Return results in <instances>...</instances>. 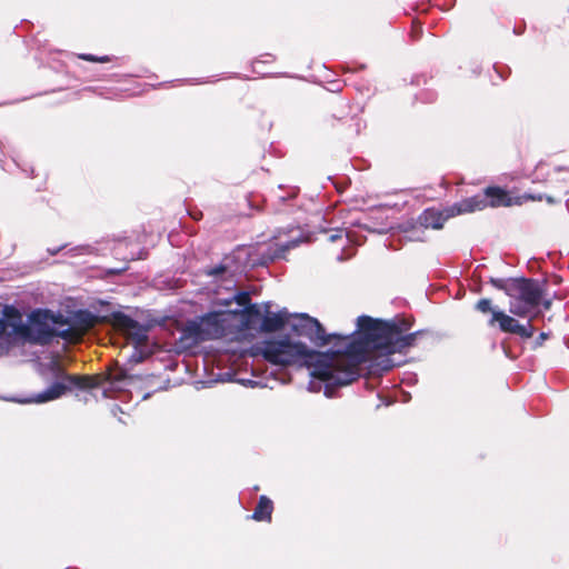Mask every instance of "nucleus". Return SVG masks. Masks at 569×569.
<instances>
[{
  "instance_id": "12",
  "label": "nucleus",
  "mask_w": 569,
  "mask_h": 569,
  "mask_svg": "<svg viewBox=\"0 0 569 569\" xmlns=\"http://www.w3.org/2000/svg\"><path fill=\"white\" fill-rule=\"evenodd\" d=\"M11 319H21L19 311L14 307L6 306L2 311H0V339L2 338L3 332L7 328V320Z\"/></svg>"
},
{
  "instance_id": "7",
  "label": "nucleus",
  "mask_w": 569,
  "mask_h": 569,
  "mask_svg": "<svg viewBox=\"0 0 569 569\" xmlns=\"http://www.w3.org/2000/svg\"><path fill=\"white\" fill-rule=\"evenodd\" d=\"M496 322L499 323V327L503 332L516 333L523 338H531L533 336V327L530 323L528 326H522L516 319L501 311L492 312L489 325L493 326Z\"/></svg>"
},
{
  "instance_id": "16",
  "label": "nucleus",
  "mask_w": 569,
  "mask_h": 569,
  "mask_svg": "<svg viewBox=\"0 0 569 569\" xmlns=\"http://www.w3.org/2000/svg\"><path fill=\"white\" fill-rule=\"evenodd\" d=\"M248 300V296L247 295H240L239 296V299H238V302L240 305L244 303L246 301Z\"/></svg>"
},
{
  "instance_id": "18",
  "label": "nucleus",
  "mask_w": 569,
  "mask_h": 569,
  "mask_svg": "<svg viewBox=\"0 0 569 569\" xmlns=\"http://www.w3.org/2000/svg\"><path fill=\"white\" fill-rule=\"evenodd\" d=\"M541 338L546 339L547 335L546 333H541Z\"/></svg>"
},
{
  "instance_id": "10",
  "label": "nucleus",
  "mask_w": 569,
  "mask_h": 569,
  "mask_svg": "<svg viewBox=\"0 0 569 569\" xmlns=\"http://www.w3.org/2000/svg\"><path fill=\"white\" fill-rule=\"evenodd\" d=\"M287 321L288 313L286 311H280L277 313L267 311V315L263 317L261 322V329L268 332L277 331L281 329Z\"/></svg>"
},
{
  "instance_id": "9",
  "label": "nucleus",
  "mask_w": 569,
  "mask_h": 569,
  "mask_svg": "<svg viewBox=\"0 0 569 569\" xmlns=\"http://www.w3.org/2000/svg\"><path fill=\"white\" fill-rule=\"evenodd\" d=\"M302 328L309 338L316 342H320L321 345H326L329 342V339L326 336L325 329L321 323L307 315L301 317Z\"/></svg>"
},
{
  "instance_id": "11",
  "label": "nucleus",
  "mask_w": 569,
  "mask_h": 569,
  "mask_svg": "<svg viewBox=\"0 0 569 569\" xmlns=\"http://www.w3.org/2000/svg\"><path fill=\"white\" fill-rule=\"evenodd\" d=\"M272 501L268 499L266 496H261L258 502V506L254 509L252 518L261 521V520H270L272 513Z\"/></svg>"
},
{
  "instance_id": "6",
  "label": "nucleus",
  "mask_w": 569,
  "mask_h": 569,
  "mask_svg": "<svg viewBox=\"0 0 569 569\" xmlns=\"http://www.w3.org/2000/svg\"><path fill=\"white\" fill-rule=\"evenodd\" d=\"M96 385V379L91 377L63 376L61 380L52 383L46 391L37 393L32 398L28 399L27 402L42 403L56 400L63 396L67 391H70L74 388L88 389L94 387Z\"/></svg>"
},
{
  "instance_id": "14",
  "label": "nucleus",
  "mask_w": 569,
  "mask_h": 569,
  "mask_svg": "<svg viewBox=\"0 0 569 569\" xmlns=\"http://www.w3.org/2000/svg\"><path fill=\"white\" fill-rule=\"evenodd\" d=\"M79 57L81 59L86 60V61H91V62H107V61H109L108 57L98 58V57L92 56V54H80Z\"/></svg>"
},
{
  "instance_id": "13",
  "label": "nucleus",
  "mask_w": 569,
  "mask_h": 569,
  "mask_svg": "<svg viewBox=\"0 0 569 569\" xmlns=\"http://www.w3.org/2000/svg\"><path fill=\"white\" fill-rule=\"evenodd\" d=\"M476 309L482 313H492L495 311L491 307V301L489 299H480L476 305Z\"/></svg>"
},
{
  "instance_id": "5",
  "label": "nucleus",
  "mask_w": 569,
  "mask_h": 569,
  "mask_svg": "<svg viewBox=\"0 0 569 569\" xmlns=\"http://www.w3.org/2000/svg\"><path fill=\"white\" fill-rule=\"evenodd\" d=\"M493 284L505 290L506 295L510 298V312L522 318H535L539 311L542 291L540 286L528 279H515L506 284L501 281H492Z\"/></svg>"
},
{
  "instance_id": "15",
  "label": "nucleus",
  "mask_w": 569,
  "mask_h": 569,
  "mask_svg": "<svg viewBox=\"0 0 569 569\" xmlns=\"http://www.w3.org/2000/svg\"><path fill=\"white\" fill-rule=\"evenodd\" d=\"M420 32H421V24L418 23V22H413L412 23V29H411V37L413 39H418Z\"/></svg>"
},
{
  "instance_id": "8",
  "label": "nucleus",
  "mask_w": 569,
  "mask_h": 569,
  "mask_svg": "<svg viewBox=\"0 0 569 569\" xmlns=\"http://www.w3.org/2000/svg\"><path fill=\"white\" fill-rule=\"evenodd\" d=\"M116 326L128 336L134 347L141 346L147 341V333L142 326L127 316H118Z\"/></svg>"
},
{
  "instance_id": "1",
  "label": "nucleus",
  "mask_w": 569,
  "mask_h": 569,
  "mask_svg": "<svg viewBox=\"0 0 569 569\" xmlns=\"http://www.w3.org/2000/svg\"><path fill=\"white\" fill-rule=\"evenodd\" d=\"M360 340L349 346L345 353H320L310 350L300 341L290 337L266 340L256 346V355L276 366H306L313 380L311 391L320 390L315 380L325 383V393L330 397L332 387L346 386L360 375L359 366L372 362L382 370H389L396 363L389 358L396 352H405L413 345L417 333L401 335L387 323L359 317L357 320Z\"/></svg>"
},
{
  "instance_id": "4",
  "label": "nucleus",
  "mask_w": 569,
  "mask_h": 569,
  "mask_svg": "<svg viewBox=\"0 0 569 569\" xmlns=\"http://www.w3.org/2000/svg\"><path fill=\"white\" fill-rule=\"evenodd\" d=\"M60 317H56L47 310L33 311L30 316V331H37V341L47 343L54 336L61 337L70 342H76L82 338V336L97 323V317L89 311H78L73 316L74 327L66 329L53 328L49 326V322L53 325H62L59 321Z\"/></svg>"
},
{
  "instance_id": "2",
  "label": "nucleus",
  "mask_w": 569,
  "mask_h": 569,
  "mask_svg": "<svg viewBox=\"0 0 569 569\" xmlns=\"http://www.w3.org/2000/svg\"><path fill=\"white\" fill-rule=\"evenodd\" d=\"M260 315L261 311L257 305H251L243 310L209 312L189 322L183 335L194 343L219 338L241 340L252 327L253 318Z\"/></svg>"
},
{
  "instance_id": "3",
  "label": "nucleus",
  "mask_w": 569,
  "mask_h": 569,
  "mask_svg": "<svg viewBox=\"0 0 569 569\" xmlns=\"http://www.w3.org/2000/svg\"><path fill=\"white\" fill-rule=\"evenodd\" d=\"M520 198H512L506 190L499 187H489L482 194H477L460 202L452 207L440 211L437 209H426L420 218V223L426 228L440 229L445 221L451 217L461 213H470L477 210H483L488 206L491 207H510L513 204H520Z\"/></svg>"
},
{
  "instance_id": "17",
  "label": "nucleus",
  "mask_w": 569,
  "mask_h": 569,
  "mask_svg": "<svg viewBox=\"0 0 569 569\" xmlns=\"http://www.w3.org/2000/svg\"><path fill=\"white\" fill-rule=\"evenodd\" d=\"M338 238H340V236H339V234H332V236H330V240H331V241H335V240H336V239H338Z\"/></svg>"
}]
</instances>
